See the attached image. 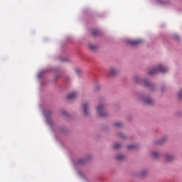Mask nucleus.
Returning <instances> with one entry per match:
<instances>
[{"label":"nucleus","instance_id":"f257e3e1","mask_svg":"<svg viewBox=\"0 0 182 182\" xmlns=\"http://www.w3.org/2000/svg\"><path fill=\"white\" fill-rule=\"evenodd\" d=\"M97 114L99 117H106L107 116L105 105H100L97 107Z\"/></svg>","mask_w":182,"mask_h":182},{"label":"nucleus","instance_id":"f03ea898","mask_svg":"<svg viewBox=\"0 0 182 182\" xmlns=\"http://www.w3.org/2000/svg\"><path fill=\"white\" fill-rule=\"evenodd\" d=\"M167 68L164 67L162 65H160L157 68H154L149 72V75H156L159 72H161V73H166L167 72Z\"/></svg>","mask_w":182,"mask_h":182},{"label":"nucleus","instance_id":"7ed1b4c3","mask_svg":"<svg viewBox=\"0 0 182 182\" xmlns=\"http://www.w3.org/2000/svg\"><path fill=\"white\" fill-rule=\"evenodd\" d=\"M143 43V40L138 39V40H131L129 41V44L132 45V46H137V45H141Z\"/></svg>","mask_w":182,"mask_h":182},{"label":"nucleus","instance_id":"20e7f679","mask_svg":"<svg viewBox=\"0 0 182 182\" xmlns=\"http://www.w3.org/2000/svg\"><path fill=\"white\" fill-rule=\"evenodd\" d=\"M89 104L88 103H85L83 105V112H84V114H85V116H87V114H89Z\"/></svg>","mask_w":182,"mask_h":182},{"label":"nucleus","instance_id":"39448f33","mask_svg":"<svg viewBox=\"0 0 182 182\" xmlns=\"http://www.w3.org/2000/svg\"><path fill=\"white\" fill-rule=\"evenodd\" d=\"M77 97V94L76 92H73L71 94H69L67 96V99H68L69 100H72L73 99H76Z\"/></svg>","mask_w":182,"mask_h":182},{"label":"nucleus","instance_id":"423d86ee","mask_svg":"<svg viewBox=\"0 0 182 182\" xmlns=\"http://www.w3.org/2000/svg\"><path fill=\"white\" fill-rule=\"evenodd\" d=\"M144 102L146 103V105H153L154 101L151 98H145Z\"/></svg>","mask_w":182,"mask_h":182},{"label":"nucleus","instance_id":"0eeeda50","mask_svg":"<svg viewBox=\"0 0 182 182\" xmlns=\"http://www.w3.org/2000/svg\"><path fill=\"white\" fill-rule=\"evenodd\" d=\"M109 73H110V75H112V76H114V75H117V70L112 68L109 70Z\"/></svg>","mask_w":182,"mask_h":182},{"label":"nucleus","instance_id":"6e6552de","mask_svg":"<svg viewBox=\"0 0 182 182\" xmlns=\"http://www.w3.org/2000/svg\"><path fill=\"white\" fill-rule=\"evenodd\" d=\"M88 48L89 49H90L91 50H95L96 49V46L92 43L88 44Z\"/></svg>","mask_w":182,"mask_h":182},{"label":"nucleus","instance_id":"1a4fd4ad","mask_svg":"<svg viewBox=\"0 0 182 182\" xmlns=\"http://www.w3.org/2000/svg\"><path fill=\"white\" fill-rule=\"evenodd\" d=\"M174 159V156L173 155H168L166 156L167 161H171Z\"/></svg>","mask_w":182,"mask_h":182},{"label":"nucleus","instance_id":"9d476101","mask_svg":"<svg viewBox=\"0 0 182 182\" xmlns=\"http://www.w3.org/2000/svg\"><path fill=\"white\" fill-rule=\"evenodd\" d=\"M92 35H94V36H99V31L98 30H93L92 31Z\"/></svg>","mask_w":182,"mask_h":182},{"label":"nucleus","instance_id":"9b49d317","mask_svg":"<svg viewBox=\"0 0 182 182\" xmlns=\"http://www.w3.org/2000/svg\"><path fill=\"white\" fill-rule=\"evenodd\" d=\"M122 147V145H120V144H115L114 145V149H115V150H117V149H120Z\"/></svg>","mask_w":182,"mask_h":182},{"label":"nucleus","instance_id":"f8f14e48","mask_svg":"<svg viewBox=\"0 0 182 182\" xmlns=\"http://www.w3.org/2000/svg\"><path fill=\"white\" fill-rule=\"evenodd\" d=\"M116 159L118 161L123 160V159H124V156H123V155H117Z\"/></svg>","mask_w":182,"mask_h":182},{"label":"nucleus","instance_id":"ddd939ff","mask_svg":"<svg viewBox=\"0 0 182 182\" xmlns=\"http://www.w3.org/2000/svg\"><path fill=\"white\" fill-rule=\"evenodd\" d=\"M115 127H122L123 126V124L122 122H116L114 124Z\"/></svg>","mask_w":182,"mask_h":182},{"label":"nucleus","instance_id":"4468645a","mask_svg":"<svg viewBox=\"0 0 182 182\" xmlns=\"http://www.w3.org/2000/svg\"><path fill=\"white\" fill-rule=\"evenodd\" d=\"M159 154L158 152H153L152 153V157H154V159H157V157H159Z\"/></svg>","mask_w":182,"mask_h":182},{"label":"nucleus","instance_id":"2eb2a0df","mask_svg":"<svg viewBox=\"0 0 182 182\" xmlns=\"http://www.w3.org/2000/svg\"><path fill=\"white\" fill-rule=\"evenodd\" d=\"M127 149H128L129 150H132V149H136V146H134V145H129V146H127Z\"/></svg>","mask_w":182,"mask_h":182},{"label":"nucleus","instance_id":"dca6fc26","mask_svg":"<svg viewBox=\"0 0 182 182\" xmlns=\"http://www.w3.org/2000/svg\"><path fill=\"white\" fill-rule=\"evenodd\" d=\"M144 86H150V82L149 81H144Z\"/></svg>","mask_w":182,"mask_h":182},{"label":"nucleus","instance_id":"f3484780","mask_svg":"<svg viewBox=\"0 0 182 182\" xmlns=\"http://www.w3.org/2000/svg\"><path fill=\"white\" fill-rule=\"evenodd\" d=\"M178 97H180L181 99L182 97V90H181L179 92H178Z\"/></svg>","mask_w":182,"mask_h":182},{"label":"nucleus","instance_id":"a211bd4d","mask_svg":"<svg viewBox=\"0 0 182 182\" xmlns=\"http://www.w3.org/2000/svg\"><path fill=\"white\" fill-rule=\"evenodd\" d=\"M119 137H122V139H124V135L123 134H119Z\"/></svg>","mask_w":182,"mask_h":182},{"label":"nucleus","instance_id":"6ab92c4d","mask_svg":"<svg viewBox=\"0 0 182 182\" xmlns=\"http://www.w3.org/2000/svg\"><path fill=\"white\" fill-rule=\"evenodd\" d=\"M77 73H80V70H76Z\"/></svg>","mask_w":182,"mask_h":182},{"label":"nucleus","instance_id":"aec40b11","mask_svg":"<svg viewBox=\"0 0 182 182\" xmlns=\"http://www.w3.org/2000/svg\"><path fill=\"white\" fill-rule=\"evenodd\" d=\"M176 39H179L180 38V37L178 36H176Z\"/></svg>","mask_w":182,"mask_h":182}]
</instances>
